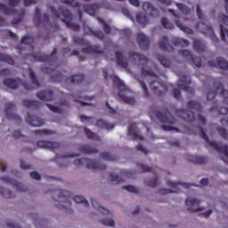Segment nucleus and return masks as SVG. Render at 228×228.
Listing matches in <instances>:
<instances>
[{"label":"nucleus","mask_w":228,"mask_h":228,"mask_svg":"<svg viewBox=\"0 0 228 228\" xmlns=\"http://www.w3.org/2000/svg\"><path fill=\"white\" fill-rule=\"evenodd\" d=\"M128 59L130 61H140L141 65H142L141 69V74L145 77H151L150 88L155 95L161 97L168 92V87L167 84L163 83L158 75L152 72V69L147 67V63H149V58L145 57V55L142 53H138L136 52H130L128 53Z\"/></svg>","instance_id":"obj_1"},{"label":"nucleus","mask_w":228,"mask_h":228,"mask_svg":"<svg viewBox=\"0 0 228 228\" xmlns=\"http://www.w3.org/2000/svg\"><path fill=\"white\" fill-rule=\"evenodd\" d=\"M110 78L118 88V97L119 102H124L125 104H130L131 106H134V104H136V101L133 97H127L131 91L129 90V88H127L126 84H124V82L121 81L119 77L115 74L110 75Z\"/></svg>","instance_id":"obj_2"},{"label":"nucleus","mask_w":228,"mask_h":228,"mask_svg":"<svg viewBox=\"0 0 228 228\" xmlns=\"http://www.w3.org/2000/svg\"><path fill=\"white\" fill-rule=\"evenodd\" d=\"M51 12L55 17V19H60V17H63L61 20L64 24H66V27L69 28L71 31H79L81 27L79 25L72 23V13L69 9L65 7H60L59 10H56L54 7H51Z\"/></svg>","instance_id":"obj_3"},{"label":"nucleus","mask_w":228,"mask_h":228,"mask_svg":"<svg viewBox=\"0 0 228 228\" xmlns=\"http://www.w3.org/2000/svg\"><path fill=\"white\" fill-rule=\"evenodd\" d=\"M196 13L200 20H204L201 22H198L195 25L196 29L200 31V33L210 37L214 44H218L219 39L215 35V32L213 31V28L211 27V25H207L206 20H204V14L202 13V9H200V4L196 5Z\"/></svg>","instance_id":"obj_4"},{"label":"nucleus","mask_w":228,"mask_h":228,"mask_svg":"<svg viewBox=\"0 0 228 228\" xmlns=\"http://www.w3.org/2000/svg\"><path fill=\"white\" fill-rule=\"evenodd\" d=\"M198 128L200 130V138L205 140V142H206V143H208V145H212V147H214V149L216 151H217V152H219V154H221V159H223V161L224 163H228V146H227V144H224L222 142H211V140H209V137H208V134H206V131H204V129L201 126H199Z\"/></svg>","instance_id":"obj_5"},{"label":"nucleus","mask_w":228,"mask_h":228,"mask_svg":"<svg viewBox=\"0 0 228 228\" xmlns=\"http://www.w3.org/2000/svg\"><path fill=\"white\" fill-rule=\"evenodd\" d=\"M33 20L37 28H40V26H42L43 29H53V31H58L60 29L58 25L53 26V24H51V21H49V15L47 13H44L42 15V11H40V8L38 7L35 9Z\"/></svg>","instance_id":"obj_6"},{"label":"nucleus","mask_w":228,"mask_h":228,"mask_svg":"<svg viewBox=\"0 0 228 228\" xmlns=\"http://www.w3.org/2000/svg\"><path fill=\"white\" fill-rule=\"evenodd\" d=\"M155 117L159 119L162 124H166L162 126L164 131H179V128L172 126L175 124V118L172 116L168 109H165L163 112L156 111Z\"/></svg>","instance_id":"obj_7"},{"label":"nucleus","mask_w":228,"mask_h":228,"mask_svg":"<svg viewBox=\"0 0 228 228\" xmlns=\"http://www.w3.org/2000/svg\"><path fill=\"white\" fill-rule=\"evenodd\" d=\"M214 86L216 88L215 91H208L207 94V99L208 101H213L215 97H216V94H220L221 97L224 101H227L228 99V91L224 89V85H222V82H220L219 79L214 80Z\"/></svg>","instance_id":"obj_8"},{"label":"nucleus","mask_w":228,"mask_h":228,"mask_svg":"<svg viewBox=\"0 0 228 228\" xmlns=\"http://www.w3.org/2000/svg\"><path fill=\"white\" fill-rule=\"evenodd\" d=\"M86 168L90 170H106V165L99 162L93 161L86 158L77 159L74 160V165L76 167H81V165H85Z\"/></svg>","instance_id":"obj_9"},{"label":"nucleus","mask_w":228,"mask_h":228,"mask_svg":"<svg viewBox=\"0 0 228 228\" xmlns=\"http://www.w3.org/2000/svg\"><path fill=\"white\" fill-rule=\"evenodd\" d=\"M19 84L25 88V90H33V86L31 84L22 81V79L18 78L17 80L13 78H7L4 81V85L11 90H17L19 88Z\"/></svg>","instance_id":"obj_10"},{"label":"nucleus","mask_w":228,"mask_h":228,"mask_svg":"<svg viewBox=\"0 0 228 228\" xmlns=\"http://www.w3.org/2000/svg\"><path fill=\"white\" fill-rule=\"evenodd\" d=\"M167 184L171 188H174L175 191L168 190V189H160L159 192L161 193V195H167V193H179V190L181 189V187L188 190L191 188V186H193V184H190V183H175V182H170V181H167Z\"/></svg>","instance_id":"obj_11"},{"label":"nucleus","mask_w":228,"mask_h":228,"mask_svg":"<svg viewBox=\"0 0 228 228\" xmlns=\"http://www.w3.org/2000/svg\"><path fill=\"white\" fill-rule=\"evenodd\" d=\"M56 54H58V50L53 48L52 53L49 55H27L26 58L32 56L35 61H43L44 63H49L50 65H53V63H54V61H56L58 59Z\"/></svg>","instance_id":"obj_12"},{"label":"nucleus","mask_w":228,"mask_h":228,"mask_svg":"<svg viewBox=\"0 0 228 228\" xmlns=\"http://www.w3.org/2000/svg\"><path fill=\"white\" fill-rule=\"evenodd\" d=\"M179 81L181 83L177 85L179 90L187 92V94H195V89L190 86L191 85V78L188 75H181Z\"/></svg>","instance_id":"obj_13"},{"label":"nucleus","mask_w":228,"mask_h":228,"mask_svg":"<svg viewBox=\"0 0 228 228\" xmlns=\"http://www.w3.org/2000/svg\"><path fill=\"white\" fill-rule=\"evenodd\" d=\"M41 71L44 74H47L48 76H50L51 80L53 81V83H60V81L63 79V74L60 72L57 69L43 67L41 69Z\"/></svg>","instance_id":"obj_14"},{"label":"nucleus","mask_w":228,"mask_h":228,"mask_svg":"<svg viewBox=\"0 0 228 228\" xmlns=\"http://www.w3.org/2000/svg\"><path fill=\"white\" fill-rule=\"evenodd\" d=\"M20 0H8L7 4L10 7L6 6L4 4L0 3V12H3L4 15H14L17 12L15 11V6H19Z\"/></svg>","instance_id":"obj_15"},{"label":"nucleus","mask_w":228,"mask_h":228,"mask_svg":"<svg viewBox=\"0 0 228 228\" xmlns=\"http://www.w3.org/2000/svg\"><path fill=\"white\" fill-rule=\"evenodd\" d=\"M185 205L189 213H199V211H204V208L200 207V200H198L197 199H186Z\"/></svg>","instance_id":"obj_16"},{"label":"nucleus","mask_w":228,"mask_h":228,"mask_svg":"<svg viewBox=\"0 0 228 228\" xmlns=\"http://www.w3.org/2000/svg\"><path fill=\"white\" fill-rule=\"evenodd\" d=\"M178 54H181L183 58H185L187 61H191L195 67L200 68L202 66V60L200 57H195L188 50H180Z\"/></svg>","instance_id":"obj_17"},{"label":"nucleus","mask_w":228,"mask_h":228,"mask_svg":"<svg viewBox=\"0 0 228 228\" xmlns=\"http://www.w3.org/2000/svg\"><path fill=\"white\" fill-rule=\"evenodd\" d=\"M175 113L179 118H183L185 122H195V113L191 110L184 109H175Z\"/></svg>","instance_id":"obj_18"},{"label":"nucleus","mask_w":228,"mask_h":228,"mask_svg":"<svg viewBox=\"0 0 228 228\" xmlns=\"http://www.w3.org/2000/svg\"><path fill=\"white\" fill-rule=\"evenodd\" d=\"M15 111V104L12 102H8L5 104V118H8V120H15V122H20V116L13 113Z\"/></svg>","instance_id":"obj_19"},{"label":"nucleus","mask_w":228,"mask_h":228,"mask_svg":"<svg viewBox=\"0 0 228 228\" xmlns=\"http://www.w3.org/2000/svg\"><path fill=\"white\" fill-rule=\"evenodd\" d=\"M37 145L40 149H49L50 151H56V149H60V147H61V144L58 142H51L45 140L37 141Z\"/></svg>","instance_id":"obj_20"},{"label":"nucleus","mask_w":228,"mask_h":228,"mask_svg":"<svg viewBox=\"0 0 228 228\" xmlns=\"http://www.w3.org/2000/svg\"><path fill=\"white\" fill-rule=\"evenodd\" d=\"M207 65L208 67H216L223 70H228V61L223 57H217L216 61H208Z\"/></svg>","instance_id":"obj_21"},{"label":"nucleus","mask_w":228,"mask_h":228,"mask_svg":"<svg viewBox=\"0 0 228 228\" xmlns=\"http://www.w3.org/2000/svg\"><path fill=\"white\" fill-rule=\"evenodd\" d=\"M136 41L142 51H147L151 45V41L148 39L147 36L142 32L136 35Z\"/></svg>","instance_id":"obj_22"},{"label":"nucleus","mask_w":228,"mask_h":228,"mask_svg":"<svg viewBox=\"0 0 228 228\" xmlns=\"http://www.w3.org/2000/svg\"><path fill=\"white\" fill-rule=\"evenodd\" d=\"M1 181H4V183H6V184H12L13 188H16L17 191H20V192L28 191V189L26 188V186H24V184L10 177L2 176Z\"/></svg>","instance_id":"obj_23"},{"label":"nucleus","mask_w":228,"mask_h":228,"mask_svg":"<svg viewBox=\"0 0 228 228\" xmlns=\"http://www.w3.org/2000/svg\"><path fill=\"white\" fill-rule=\"evenodd\" d=\"M169 12L172 13V15H174L175 20V23L177 26V28H179V29H181V31H183V33H186L187 35H193V30L184 25H183V22L179 21V20L181 19V17H179V15L177 13H175V11L174 10H169Z\"/></svg>","instance_id":"obj_24"},{"label":"nucleus","mask_w":228,"mask_h":228,"mask_svg":"<svg viewBox=\"0 0 228 228\" xmlns=\"http://www.w3.org/2000/svg\"><path fill=\"white\" fill-rule=\"evenodd\" d=\"M142 10L143 12H150V17H153L154 19L159 17V11L149 2H144L142 4Z\"/></svg>","instance_id":"obj_25"},{"label":"nucleus","mask_w":228,"mask_h":228,"mask_svg":"<svg viewBox=\"0 0 228 228\" xmlns=\"http://www.w3.org/2000/svg\"><path fill=\"white\" fill-rule=\"evenodd\" d=\"M37 97L44 102H51L54 97V93L51 90L41 91L37 94Z\"/></svg>","instance_id":"obj_26"},{"label":"nucleus","mask_w":228,"mask_h":228,"mask_svg":"<svg viewBox=\"0 0 228 228\" xmlns=\"http://www.w3.org/2000/svg\"><path fill=\"white\" fill-rule=\"evenodd\" d=\"M26 122L29 126H32V127H40L41 126H44L45 122L44 119H42L39 117L28 115L26 118Z\"/></svg>","instance_id":"obj_27"},{"label":"nucleus","mask_w":228,"mask_h":228,"mask_svg":"<svg viewBox=\"0 0 228 228\" xmlns=\"http://www.w3.org/2000/svg\"><path fill=\"white\" fill-rule=\"evenodd\" d=\"M159 47L165 53H173L174 47L168 44V37L163 36L159 42Z\"/></svg>","instance_id":"obj_28"},{"label":"nucleus","mask_w":228,"mask_h":228,"mask_svg":"<svg viewBox=\"0 0 228 228\" xmlns=\"http://www.w3.org/2000/svg\"><path fill=\"white\" fill-rule=\"evenodd\" d=\"M185 159L194 165H206L208 163V159L206 157L186 155Z\"/></svg>","instance_id":"obj_29"},{"label":"nucleus","mask_w":228,"mask_h":228,"mask_svg":"<svg viewBox=\"0 0 228 228\" xmlns=\"http://www.w3.org/2000/svg\"><path fill=\"white\" fill-rule=\"evenodd\" d=\"M82 53L86 54H103L104 52L101 50L99 45H87L82 49Z\"/></svg>","instance_id":"obj_30"},{"label":"nucleus","mask_w":228,"mask_h":228,"mask_svg":"<svg viewBox=\"0 0 228 228\" xmlns=\"http://www.w3.org/2000/svg\"><path fill=\"white\" fill-rule=\"evenodd\" d=\"M22 104L28 110H40V106H42V102L31 100H23Z\"/></svg>","instance_id":"obj_31"},{"label":"nucleus","mask_w":228,"mask_h":228,"mask_svg":"<svg viewBox=\"0 0 228 228\" xmlns=\"http://www.w3.org/2000/svg\"><path fill=\"white\" fill-rule=\"evenodd\" d=\"M101 5L99 4H86L84 5V11L86 13H88L89 15H95L97 13V11L100 10Z\"/></svg>","instance_id":"obj_32"},{"label":"nucleus","mask_w":228,"mask_h":228,"mask_svg":"<svg viewBox=\"0 0 228 228\" xmlns=\"http://www.w3.org/2000/svg\"><path fill=\"white\" fill-rule=\"evenodd\" d=\"M83 29L85 33H86V29H88L87 35H93V37H95L96 38H99V40H104L105 36L104 33L101 30L94 31L92 28H88L86 25L84 24Z\"/></svg>","instance_id":"obj_33"},{"label":"nucleus","mask_w":228,"mask_h":228,"mask_svg":"<svg viewBox=\"0 0 228 228\" xmlns=\"http://www.w3.org/2000/svg\"><path fill=\"white\" fill-rule=\"evenodd\" d=\"M115 57L117 65L121 67V69H127V61L124 59V55L122 54V53L116 52Z\"/></svg>","instance_id":"obj_34"},{"label":"nucleus","mask_w":228,"mask_h":228,"mask_svg":"<svg viewBox=\"0 0 228 228\" xmlns=\"http://www.w3.org/2000/svg\"><path fill=\"white\" fill-rule=\"evenodd\" d=\"M67 83H71L72 85H79L85 81V75L77 74L71 76L66 79Z\"/></svg>","instance_id":"obj_35"},{"label":"nucleus","mask_w":228,"mask_h":228,"mask_svg":"<svg viewBox=\"0 0 228 228\" xmlns=\"http://www.w3.org/2000/svg\"><path fill=\"white\" fill-rule=\"evenodd\" d=\"M193 48L196 53H205L206 44H204V41L201 39H194Z\"/></svg>","instance_id":"obj_36"},{"label":"nucleus","mask_w":228,"mask_h":228,"mask_svg":"<svg viewBox=\"0 0 228 228\" xmlns=\"http://www.w3.org/2000/svg\"><path fill=\"white\" fill-rule=\"evenodd\" d=\"M128 134L133 136L135 140H143V136L140 135L138 129L136 128V124H131L128 126Z\"/></svg>","instance_id":"obj_37"},{"label":"nucleus","mask_w":228,"mask_h":228,"mask_svg":"<svg viewBox=\"0 0 228 228\" xmlns=\"http://www.w3.org/2000/svg\"><path fill=\"white\" fill-rule=\"evenodd\" d=\"M79 151L82 152V154H97V152H99V150L88 144H84L80 146Z\"/></svg>","instance_id":"obj_38"},{"label":"nucleus","mask_w":228,"mask_h":228,"mask_svg":"<svg viewBox=\"0 0 228 228\" xmlns=\"http://www.w3.org/2000/svg\"><path fill=\"white\" fill-rule=\"evenodd\" d=\"M97 127L101 129H106L107 131H111L115 127V125L106 122L104 119H99L96 121Z\"/></svg>","instance_id":"obj_39"},{"label":"nucleus","mask_w":228,"mask_h":228,"mask_svg":"<svg viewBox=\"0 0 228 228\" xmlns=\"http://www.w3.org/2000/svg\"><path fill=\"white\" fill-rule=\"evenodd\" d=\"M172 44L173 45H179L180 47H188V45H190V41L181 37H174L172 39Z\"/></svg>","instance_id":"obj_40"},{"label":"nucleus","mask_w":228,"mask_h":228,"mask_svg":"<svg viewBox=\"0 0 228 228\" xmlns=\"http://www.w3.org/2000/svg\"><path fill=\"white\" fill-rule=\"evenodd\" d=\"M157 60L159 61L160 65L162 67H165V69H170L172 62H170V60L167 58L165 55H157Z\"/></svg>","instance_id":"obj_41"},{"label":"nucleus","mask_w":228,"mask_h":228,"mask_svg":"<svg viewBox=\"0 0 228 228\" xmlns=\"http://www.w3.org/2000/svg\"><path fill=\"white\" fill-rule=\"evenodd\" d=\"M91 204L94 209H97L100 211V213H102L103 215H110V210L102 208L101 205H99V202H97L96 200H91Z\"/></svg>","instance_id":"obj_42"},{"label":"nucleus","mask_w":228,"mask_h":228,"mask_svg":"<svg viewBox=\"0 0 228 228\" xmlns=\"http://www.w3.org/2000/svg\"><path fill=\"white\" fill-rule=\"evenodd\" d=\"M0 61L8 63V65H15V61L13 58L6 53H0Z\"/></svg>","instance_id":"obj_43"},{"label":"nucleus","mask_w":228,"mask_h":228,"mask_svg":"<svg viewBox=\"0 0 228 228\" xmlns=\"http://www.w3.org/2000/svg\"><path fill=\"white\" fill-rule=\"evenodd\" d=\"M84 133L89 140H95L96 142L101 141V137H99V135H97V134L92 132V130H90L88 128H84Z\"/></svg>","instance_id":"obj_44"},{"label":"nucleus","mask_w":228,"mask_h":228,"mask_svg":"<svg viewBox=\"0 0 228 228\" xmlns=\"http://www.w3.org/2000/svg\"><path fill=\"white\" fill-rule=\"evenodd\" d=\"M187 108L188 110H195V111H202V105L200 103L190 101L187 102Z\"/></svg>","instance_id":"obj_45"},{"label":"nucleus","mask_w":228,"mask_h":228,"mask_svg":"<svg viewBox=\"0 0 228 228\" xmlns=\"http://www.w3.org/2000/svg\"><path fill=\"white\" fill-rule=\"evenodd\" d=\"M136 20L139 24L145 26V24H149V17L147 15H143L142 12H138L136 14Z\"/></svg>","instance_id":"obj_46"},{"label":"nucleus","mask_w":228,"mask_h":228,"mask_svg":"<svg viewBox=\"0 0 228 228\" xmlns=\"http://www.w3.org/2000/svg\"><path fill=\"white\" fill-rule=\"evenodd\" d=\"M70 99H72V101H74V102H79L80 106H87L88 105V102L81 101L83 99V97L81 96V93H77L76 94H71Z\"/></svg>","instance_id":"obj_47"},{"label":"nucleus","mask_w":228,"mask_h":228,"mask_svg":"<svg viewBox=\"0 0 228 228\" xmlns=\"http://www.w3.org/2000/svg\"><path fill=\"white\" fill-rule=\"evenodd\" d=\"M175 5L177 6L178 10H180V12H182V13L184 15H190L191 12V9H190V7L184 4L175 3Z\"/></svg>","instance_id":"obj_48"},{"label":"nucleus","mask_w":228,"mask_h":228,"mask_svg":"<svg viewBox=\"0 0 228 228\" xmlns=\"http://www.w3.org/2000/svg\"><path fill=\"white\" fill-rule=\"evenodd\" d=\"M160 23L164 29H174L175 28L174 23L170 22L167 18H162Z\"/></svg>","instance_id":"obj_49"},{"label":"nucleus","mask_w":228,"mask_h":228,"mask_svg":"<svg viewBox=\"0 0 228 228\" xmlns=\"http://www.w3.org/2000/svg\"><path fill=\"white\" fill-rule=\"evenodd\" d=\"M29 72V77L33 83L37 88H40V83L38 82V78L37 77V75L35 74V71L31 69V68L28 69Z\"/></svg>","instance_id":"obj_50"},{"label":"nucleus","mask_w":228,"mask_h":228,"mask_svg":"<svg viewBox=\"0 0 228 228\" xmlns=\"http://www.w3.org/2000/svg\"><path fill=\"white\" fill-rule=\"evenodd\" d=\"M35 42V39L31 36H25L20 39V44H25L26 45H30V47L33 49V43Z\"/></svg>","instance_id":"obj_51"},{"label":"nucleus","mask_w":228,"mask_h":228,"mask_svg":"<svg viewBox=\"0 0 228 228\" xmlns=\"http://www.w3.org/2000/svg\"><path fill=\"white\" fill-rule=\"evenodd\" d=\"M97 20L100 24H102L104 33H106V35H110V33H111V27H110V25H108V23H106V21L101 18H97Z\"/></svg>","instance_id":"obj_52"},{"label":"nucleus","mask_w":228,"mask_h":228,"mask_svg":"<svg viewBox=\"0 0 228 228\" xmlns=\"http://www.w3.org/2000/svg\"><path fill=\"white\" fill-rule=\"evenodd\" d=\"M73 200H74V202H76L77 204H84V206H85L86 208H88V206H89L88 201H87L86 199H85V197H83V196H75V197L73 198Z\"/></svg>","instance_id":"obj_53"},{"label":"nucleus","mask_w":228,"mask_h":228,"mask_svg":"<svg viewBox=\"0 0 228 228\" xmlns=\"http://www.w3.org/2000/svg\"><path fill=\"white\" fill-rule=\"evenodd\" d=\"M145 184L150 186V188H156V186H158V175H155L151 179L145 180Z\"/></svg>","instance_id":"obj_54"},{"label":"nucleus","mask_w":228,"mask_h":228,"mask_svg":"<svg viewBox=\"0 0 228 228\" xmlns=\"http://www.w3.org/2000/svg\"><path fill=\"white\" fill-rule=\"evenodd\" d=\"M0 195H3L4 199L13 198V193L10 190H6L3 187H0Z\"/></svg>","instance_id":"obj_55"},{"label":"nucleus","mask_w":228,"mask_h":228,"mask_svg":"<svg viewBox=\"0 0 228 228\" xmlns=\"http://www.w3.org/2000/svg\"><path fill=\"white\" fill-rule=\"evenodd\" d=\"M109 177L113 184H120V183H124V179L117 176V175L110 174Z\"/></svg>","instance_id":"obj_56"},{"label":"nucleus","mask_w":228,"mask_h":228,"mask_svg":"<svg viewBox=\"0 0 228 228\" xmlns=\"http://www.w3.org/2000/svg\"><path fill=\"white\" fill-rule=\"evenodd\" d=\"M100 156H101V159H104L105 161H115V159H117V158H115V156H113L108 152L101 153Z\"/></svg>","instance_id":"obj_57"},{"label":"nucleus","mask_w":228,"mask_h":228,"mask_svg":"<svg viewBox=\"0 0 228 228\" xmlns=\"http://www.w3.org/2000/svg\"><path fill=\"white\" fill-rule=\"evenodd\" d=\"M215 110H216L217 113L219 115H227L228 113V108L227 107H213L210 109V111H215Z\"/></svg>","instance_id":"obj_58"},{"label":"nucleus","mask_w":228,"mask_h":228,"mask_svg":"<svg viewBox=\"0 0 228 228\" xmlns=\"http://www.w3.org/2000/svg\"><path fill=\"white\" fill-rule=\"evenodd\" d=\"M46 106L53 113H59L60 115H61V113H63V109H61V107H57L55 105H51L49 103H46Z\"/></svg>","instance_id":"obj_59"},{"label":"nucleus","mask_w":228,"mask_h":228,"mask_svg":"<svg viewBox=\"0 0 228 228\" xmlns=\"http://www.w3.org/2000/svg\"><path fill=\"white\" fill-rule=\"evenodd\" d=\"M61 3H64L68 6H73V8H79L81 6L80 3L74 2V0H61Z\"/></svg>","instance_id":"obj_60"},{"label":"nucleus","mask_w":228,"mask_h":228,"mask_svg":"<svg viewBox=\"0 0 228 228\" xmlns=\"http://www.w3.org/2000/svg\"><path fill=\"white\" fill-rule=\"evenodd\" d=\"M53 131L45 129L34 131V134H37V136H45L47 134H53Z\"/></svg>","instance_id":"obj_61"},{"label":"nucleus","mask_w":228,"mask_h":228,"mask_svg":"<svg viewBox=\"0 0 228 228\" xmlns=\"http://www.w3.org/2000/svg\"><path fill=\"white\" fill-rule=\"evenodd\" d=\"M73 42L77 45H86V40H85V38L79 37L77 36L73 37Z\"/></svg>","instance_id":"obj_62"},{"label":"nucleus","mask_w":228,"mask_h":228,"mask_svg":"<svg viewBox=\"0 0 228 228\" xmlns=\"http://www.w3.org/2000/svg\"><path fill=\"white\" fill-rule=\"evenodd\" d=\"M101 224L106 225L107 227H115V221H113V219H102Z\"/></svg>","instance_id":"obj_63"},{"label":"nucleus","mask_w":228,"mask_h":228,"mask_svg":"<svg viewBox=\"0 0 228 228\" xmlns=\"http://www.w3.org/2000/svg\"><path fill=\"white\" fill-rule=\"evenodd\" d=\"M217 133L219 135H221L224 140H227L228 138V134H227V130L224 127H218L217 128Z\"/></svg>","instance_id":"obj_64"}]
</instances>
